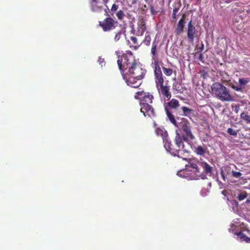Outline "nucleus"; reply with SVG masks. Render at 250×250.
Segmentation results:
<instances>
[{
    "label": "nucleus",
    "mask_w": 250,
    "mask_h": 250,
    "mask_svg": "<svg viewBox=\"0 0 250 250\" xmlns=\"http://www.w3.org/2000/svg\"><path fill=\"white\" fill-rule=\"evenodd\" d=\"M134 98L140 101V111L145 117L151 118L155 116L154 109L151 105L154 99L152 94L147 92L140 91L135 93Z\"/></svg>",
    "instance_id": "f257e3e1"
},
{
    "label": "nucleus",
    "mask_w": 250,
    "mask_h": 250,
    "mask_svg": "<svg viewBox=\"0 0 250 250\" xmlns=\"http://www.w3.org/2000/svg\"><path fill=\"white\" fill-rule=\"evenodd\" d=\"M138 62L131 51H128L121 56H118L117 64L121 74L124 76L125 70L128 71Z\"/></svg>",
    "instance_id": "f03ea898"
},
{
    "label": "nucleus",
    "mask_w": 250,
    "mask_h": 250,
    "mask_svg": "<svg viewBox=\"0 0 250 250\" xmlns=\"http://www.w3.org/2000/svg\"><path fill=\"white\" fill-rule=\"evenodd\" d=\"M212 94L222 102H232L234 100L229 90L223 84L215 83L211 86Z\"/></svg>",
    "instance_id": "7ed1b4c3"
},
{
    "label": "nucleus",
    "mask_w": 250,
    "mask_h": 250,
    "mask_svg": "<svg viewBox=\"0 0 250 250\" xmlns=\"http://www.w3.org/2000/svg\"><path fill=\"white\" fill-rule=\"evenodd\" d=\"M201 161H199L197 158H190L188 160V164L186 165V169L194 172L196 175L202 179L207 178L203 172L201 171L198 166H200Z\"/></svg>",
    "instance_id": "20e7f679"
},
{
    "label": "nucleus",
    "mask_w": 250,
    "mask_h": 250,
    "mask_svg": "<svg viewBox=\"0 0 250 250\" xmlns=\"http://www.w3.org/2000/svg\"><path fill=\"white\" fill-rule=\"evenodd\" d=\"M118 21L111 17H106L99 22V25L104 32H109L115 29L118 25Z\"/></svg>",
    "instance_id": "39448f33"
},
{
    "label": "nucleus",
    "mask_w": 250,
    "mask_h": 250,
    "mask_svg": "<svg viewBox=\"0 0 250 250\" xmlns=\"http://www.w3.org/2000/svg\"><path fill=\"white\" fill-rule=\"evenodd\" d=\"M130 76L143 79L146 73V70L143 67L142 64L138 62L126 72Z\"/></svg>",
    "instance_id": "423d86ee"
},
{
    "label": "nucleus",
    "mask_w": 250,
    "mask_h": 250,
    "mask_svg": "<svg viewBox=\"0 0 250 250\" xmlns=\"http://www.w3.org/2000/svg\"><path fill=\"white\" fill-rule=\"evenodd\" d=\"M179 125L182 131L185 133V136L191 140L194 138V136L191 132L190 123L187 119L184 118H182Z\"/></svg>",
    "instance_id": "0eeeda50"
},
{
    "label": "nucleus",
    "mask_w": 250,
    "mask_h": 250,
    "mask_svg": "<svg viewBox=\"0 0 250 250\" xmlns=\"http://www.w3.org/2000/svg\"><path fill=\"white\" fill-rule=\"evenodd\" d=\"M198 31L196 29L192 21H190L188 24L187 28V35L188 41L189 42H192L194 39L198 37Z\"/></svg>",
    "instance_id": "6e6552de"
},
{
    "label": "nucleus",
    "mask_w": 250,
    "mask_h": 250,
    "mask_svg": "<svg viewBox=\"0 0 250 250\" xmlns=\"http://www.w3.org/2000/svg\"><path fill=\"white\" fill-rule=\"evenodd\" d=\"M188 141V137H187L183 134L177 133L174 139L175 144L176 145V148L179 149L180 151L182 150L184 151H187V150L184 145V142Z\"/></svg>",
    "instance_id": "1a4fd4ad"
},
{
    "label": "nucleus",
    "mask_w": 250,
    "mask_h": 250,
    "mask_svg": "<svg viewBox=\"0 0 250 250\" xmlns=\"http://www.w3.org/2000/svg\"><path fill=\"white\" fill-rule=\"evenodd\" d=\"M164 146L167 152H169L172 155L180 157L179 153L180 150L176 148V145H173L169 139L164 144Z\"/></svg>",
    "instance_id": "9d476101"
},
{
    "label": "nucleus",
    "mask_w": 250,
    "mask_h": 250,
    "mask_svg": "<svg viewBox=\"0 0 250 250\" xmlns=\"http://www.w3.org/2000/svg\"><path fill=\"white\" fill-rule=\"evenodd\" d=\"M159 93L162 95L167 100H169L171 97V94L170 92V86L167 85L162 84L157 87Z\"/></svg>",
    "instance_id": "9b49d317"
},
{
    "label": "nucleus",
    "mask_w": 250,
    "mask_h": 250,
    "mask_svg": "<svg viewBox=\"0 0 250 250\" xmlns=\"http://www.w3.org/2000/svg\"><path fill=\"white\" fill-rule=\"evenodd\" d=\"M141 80L142 79L129 75V77L126 79L125 82L128 85L133 88H138L142 83Z\"/></svg>",
    "instance_id": "f8f14e48"
},
{
    "label": "nucleus",
    "mask_w": 250,
    "mask_h": 250,
    "mask_svg": "<svg viewBox=\"0 0 250 250\" xmlns=\"http://www.w3.org/2000/svg\"><path fill=\"white\" fill-rule=\"evenodd\" d=\"M185 23V17L184 15H183L175 29V33L176 35H180L183 32Z\"/></svg>",
    "instance_id": "ddd939ff"
},
{
    "label": "nucleus",
    "mask_w": 250,
    "mask_h": 250,
    "mask_svg": "<svg viewBox=\"0 0 250 250\" xmlns=\"http://www.w3.org/2000/svg\"><path fill=\"white\" fill-rule=\"evenodd\" d=\"M90 8L93 12H100L103 9V2L100 0H92L90 2Z\"/></svg>",
    "instance_id": "4468645a"
},
{
    "label": "nucleus",
    "mask_w": 250,
    "mask_h": 250,
    "mask_svg": "<svg viewBox=\"0 0 250 250\" xmlns=\"http://www.w3.org/2000/svg\"><path fill=\"white\" fill-rule=\"evenodd\" d=\"M137 25V31L136 34L137 36H142L146 29L145 21L143 19H140Z\"/></svg>",
    "instance_id": "2eb2a0df"
},
{
    "label": "nucleus",
    "mask_w": 250,
    "mask_h": 250,
    "mask_svg": "<svg viewBox=\"0 0 250 250\" xmlns=\"http://www.w3.org/2000/svg\"><path fill=\"white\" fill-rule=\"evenodd\" d=\"M181 110L183 112L182 115L189 118L190 120L192 119V117L195 116V111L193 109L184 106L181 107Z\"/></svg>",
    "instance_id": "dca6fc26"
},
{
    "label": "nucleus",
    "mask_w": 250,
    "mask_h": 250,
    "mask_svg": "<svg viewBox=\"0 0 250 250\" xmlns=\"http://www.w3.org/2000/svg\"><path fill=\"white\" fill-rule=\"evenodd\" d=\"M155 133L157 135L162 137L164 144L169 139L167 131L164 128H157Z\"/></svg>",
    "instance_id": "f3484780"
},
{
    "label": "nucleus",
    "mask_w": 250,
    "mask_h": 250,
    "mask_svg": "<svg viewBox=\"0 0 250 250\" xmlns=\"http://www.w3.org/2000/svg\"><path fill=\"white\" fill-rule=\"evenodd\" d=\"M155 82L157 87H159V85L164 84V80L162 71L154 72Z\"/></svg>",
    "instance_id": "a211bd4d"
},
{
    "label": "nucleus",
    "mask_w": 250,
    "mask_h": 250,
    "mask_svg": "<svg viewBox=\"0 0 250 250\" xmlns=\"http://www.w3.org/2000/svg\"><path fill=\"white\" fill-rule=\"evenodd\" d=\"M180 106L179 102L175 99H172L169 102L167 103L165 105V107H167L169 110L172 109H177Z\"/></svg>",
    "instance_id": "6ab92c4d"
},
{
    "label": "nucleus",
    "mask_w": 250,
    "mask_h": 250,
    "mask_svg": "<svg viewBox=\"0 0 250 250\" xmlns=\"http://www.w3.org/2000/svg\"><path fill=\"white\" fill-rule=\"evenodd\" d=\"M173 8L172 11V18L173 20L176 21L177 20V13L181 6V3L180 1L175 2L173 4Z\"/></svg>",
    "instance_id": "aec40b11"
},
{
    "label": "nucleus",
    "mask_w": 250,
    "mask_h": 250,
    "mask_svg": "<svg viewBox=\"0 0 250 250\" xmlns=\"http://www.w3.org/2000/svg\"><path fill=\"white\" fill-rule=\"evenodd\" d=\"M200 166L203 167L205 173H204L206 175L207 174H211L212 173L213 168L209 165H208L207 162L203 161L201 162Z\"/></svg>",
    "instance_id": "412c9836"
},
{
    "label": "nucleus",
    "mask_w": 250,
    "mask_h": 250,
    "mask_svg": "<svg viewBox=\"0 0 250 250\" xmlns=\"http://www.w3.org/2000/svg\"><path fill=\"white\" fill-rule=\"evenodd\" d=\"M208 151V148L205 146H198L194 147V152L198 155L204 156Z\"/></svg>",
    "instance_id": "4be33fe9"
},
{
    "label": "nucleus",
    "mask_w": 250,
    "mask_h": 250,
    "mask_svg": "<svg viewBox=\"0 0 250 250\" xmlns=\"http://www.w3.org/2000/svg\"><path fill=\"white\" fill-rule=\"evenodd\" d=\"M165 110L166 111L167 117L168 118L169 120L170 121V122L175 126L178 127L177 122L174 116L172 115L170 111L169 110V109L167 108V107H165Z\"/></svg>",
    "instance_id": "5701e85b"
},
{
    "label": "nucleus",
    "mask_w": 250,
    "mask_h": 250,
    "mask_svg": "<svg viewBox=\"0 0 250 250\" xmlns=\"http://www.w3.org/2000/svg\"><path fill=\"white\" fill-rule=\"evenodd\" d=\"M151 60H152L151 65H152V67L154 69V72L162 71L160 65V63L162 62L159 61L158 58Z\"/></svg>",
    "instance_id": "b1692460"
},
{
    "label": "nucleus",
    "mask_w": 250,
    "mask_h": 250,
    "mask_svg": "<svg viewBox=\"0 0 250 250\" xmlns=\"http://www.w3.org/2000/svg\"><path fill=\"white\" fill-rule=\"evenodd\" d=\"M157 42L154 41L152 43L151 49V59L158 58V52L157 50Z\"/></svg>",
    "instance_id": "393cba45"
},
{
    "label": "nucleus",
    "mask_w": 250,
    "mask_h": 250,
    "mask_svg": "<svg viewBox=\"0 0 250 250\" xmlns=\"http://www.w3.org/2000/svg\"><path fill=\"white\" fill-rule=\"evenodd\" d=\"M234 234L239 237L241 241H245L247 243L250 242V238L245 235L242 231L235 232Z\"/></svg>",
    "instance_id": "a878e982"
},
{
    "label": "nucleus",
    "mask_w": 250,
    "mask_h": 250,
    "mask_svg": "<svg viewBox=\"0 0 250 250\" xmlns=\"http://www.w3.org/2000/svg\"><path fill=\"white\" fill-rule=\"evenodd\" d=\"M250 82V79L248 78H240L238 81L239 84L242 89L244 88L246 85Z\"/></svg>",
    "instance_id": "bb28decb"
},
{
    "label": "nucleus",
    "mask_w": 250,
    "mask_h": 250,
    "mask_svg": "<svg viewBox=\"0 0 250 250\" xmlns=\"http://www.w3.org/2000/svg\"><path fill=\"white\" fill-rule=\"evenodd\" d=\"M151 40L150 33L149 32H146L145 38L143 40V42L146 46H149L150 44Z\"/></svg>",
    "instance_id": "cd10ccee"
},
{
    "label": "nucleus",
    "mask_w": 250,
    "mask_h": 250,
    "mask_svg": "<svg viewBox=\"0 0 250 250\" xmlns=\"http://www.w3.org/2000/svg\"><path fill=\"white\" fill-rule=\"evenodd\" d=\"M116 16L119 21H122L125 17V13L123 11L120 10L116 14Z\"/></svg>",
    "instance_id": "c85d7f7f"
},
{
    "label": "nucleus",
    "mask_w": 250,
    "mask_h": 250,
    "mask_svg": "<svg viewBox=\"0 0 250 250\" xmlns=\"http://www.w3.org/2000/svg\"><path fill=\"white\" fill-rule=\"evenodd\" d=\"M162 69L164 74L167 76H170L173 73V70L171 68L163 67Z\"/></svg>",
    "instance_id": "c756f323"
},
{
    "label": "nucleus",
    "mask_w": 250,
    "mask_h": 250,
    "mask_svg": "<svg viewBox=\"0 0 250 250\" xmlns=\"http://www.w3.org/2000/svg\"><path fill=\"white\" fill-rule=\"evenodd\" d=\"M227 133L230 135L236 136L238 133V130H235L231 128H229L227 130Z\"/></svg>",
    "instance_id": "7c9ffc66"
},
{
    "label": "nucleus",
    "mask_w": 250,
    "mask_h": 250,
    "mask_svg": "<svg viewBox=\"0 0 250 250\" xmlns=\"http://www.w3.org/2000/svg\"><path fill=\"white\" fill-rule=\"evenodd\" d=\"M130 40L132 42V43L135 45L134 48L135 49H137L138 47L140 46L137 42V39L135 37H131Z\"/></svg>",
    "instance_id": "2f4dec72"
},
{
    "label": "nucleus",
    "mask_w": 250,
    "mask_h": 250,
    "mask_svg": "<svg viewBox=\"0 0 250 250\" xmlns=\"http://www.w3.org/2000/svg\"><path fill=\"white\" fill-rule=\"evenodd\" d=\"M119 8V5L114 3L112 4L111 9H110V13L112 15L118 10Z\"/></svg>",
    "instance_id": "473e14b6"
},
{
    "label": "nucleus",
    "mask_w": 250,
    "mask_h": 250,
    "mask_svg": "<svg viewBox=\"0 0 250 250\" xmlns=\"http://www.w3.org/2000/svg\"><path fill=\"white\" fill-rule=\"evenodd\" d=\"M247 193L246 192H243L242 193H240L238 195V199L239 200L241 201L245 199L247 197Z\"/></svg>",
    "instance_id": "72a5a7b5"
},
{
    "label": "nucleus",
    "mask_w": 250,
    "mask_h": 250,
    "mask_svg": "<svg viewBox=\"0 0 250 250\" xmlns=\"http://www.w3.org/2000/svg\"><path fill=\"white\" fill-rule=\"evenodd\" d=\"M231 174L233 177L236 178H240L242 175V173L241 172H238V171H235L234 170H232Z\"/></svg>",
    "instance_id": "f704fd0d"
},
{
    "label": "nucleus",
    "mask_w": 250,
    "mask_h": 250,
    "mask_svg": "<svg viewBox=\"0 0 250 250\" xmlns=\"http://www.w3.org/2000/svg\"><path fill=\"white\" fill-rule=\"evenodd\" d=\"M122 34V32L121 31H119L118 32H117L114 37V41L118 42V41H119L121 37Z\"/></svg>",
    "instance_id": "c9c22d12"
},
{
    "label": "nucleus",
    "mask_w": 250,
    "mask_h": 250,
    "mask_svg": "<svg viewBox=\"0 0 250 250\" xmlns=\"http://www.w3.org/2000/svg\"><path fill=\"white\" fill-rule=\"evenodd\" d=\"M231 107L232 108L234 109V111L236 113H238L239 112V110L240 109V105L239 104H234L232 105Z\"/></svg>",
    "instance_id": "e433bc0d"
},
{
    "label": "nucleus",
    "mask_w": 250,
    "mask_h": 250,
    "mask_svg": "<svg viewBox=\"0 0 250 250\" xmlns=\"http://www.w3.org/2000/svg\"><path fill=\"white\" fill-rule=\"evenodd\" d=\"M198 55V59L203 62H204V57H203V54H202V53L201 52H197L195 54V55Z\"/></svg>",
    "instance_id": "4c0bfd02"
},
{
    "label": "nucleus",
    "mask_w": 250,
    "mask_h": 250,
    "mask_svg": "<svg viewBox=\"0 0 250 250\" xmlns=\"http://www.w3.org/2000/svg\"><path fill=\"white\" fill-rule=\"evenodd\" d=\"M232 88L237 91H242V88L241 87V86L240 85H238V86L232 85Z\"/></svg>",
    "instance_id": "58836bf2"
},
{
    "label": "nucleus",
    "mask_w": 250,
    "mask_h": 250,
    "mask_svg": "<svg viewBox=\"0 0 250 250\" xmlns=\"http://www.w3.org/2000/svg\"><path fill=\"white\" fill-rule=\"evenodd\" d=\"M150 11L151 14L154 15H156L157 13V11H156L152 5L150 6Z\"/></svg>",
    "instance_id": "ea45409f"
},
{
    "label": "nucleus",
    "mask_w": 250,
    "mask_h": 250,
    "mask_svg": "<svg viewBox=\"0 0 250 250\" xmlns=\"http://www.w3.org/2000/svg\"><path fill=\"white\" fill-rule=\"evenodd\" d=\"M220 174H221L222 178L223 179V180L224 181H226V175L225 174V172H224V170L222 169H221Z\"/></svg>",
    "instance_id": "a19ab883"
},
{
    "label": "nucleus",
    "mask_w": 250,
    "mask_h": 250,
    "mask_svg": "<svg viewBox=\"0 0 250 250\" xmlns=\"http://www.w3.org/2000/svg\"><path fill=\"white\" fill-rule=\"evenodd\" d=\"M247 115L248 114L246 112H243L240 115V117L241 119H244Z\"/></svg>",
    "instance_id": "79ce46f5"
},
{
    "label": "nucleus",
    "mask_w": 250,
    "mask_h": 250,
    "mask_svg": "<svg viewBox=\"0 0 250 250\" xmlns=\"http://www.w3.org/2000/svg\"><path fill=\"white\" fill-rule=\"evenodd\" d=\"M243 120L246 121L247 123L250 124V116L248 115Z\"/></svg>",
    "instance_id": "37998d69"
},
{
    "label": "nucleus",
    "mask_w": 250,
    "mask_h": 250,
    "mask_svg": "<svg viewBox=\"0 0 250 250\" xmlns=\"http://www.w3.org/2000/svg\"><path fill=\"white\" fill-rule=\"evenodd\" d=\"M98 62H99L100 64H101L102 66H103L102 63L104 62V59H103L102 58H99Z\"/></svg>",
    "instance_id": "c03bdc74"
},
{
    "label": "nucleus",
    "mask_w": 250,
    "mask_h": 250,
    "mask_svg": "<svg viewBox=\"0 0 250 250\" xmlns=\"http://www.w3.org/2000/svg\"><path fill=\"white\" fill-rule=\"evenodd\" d=\"M103 3H104L105 4V5H106V4L107 3L108 1V0H103Z\"/></svg>",
    "instance_id": "a18cd8bd"
},
{
    "label": "nucleus",
    "mask_w": 250,
    "mask_h": 250,
    "mask_svg": "<svg viewBox=\"0 0 250 250\" xmlns=\"http://www.w3.org/2000/svg\"><path fill=\"white\" fill-rule=\"evenodd\" d=\"M246 202H247V203H250V198H248V199L247 200Z\"/></svg>",
    "instance_id": "49530a36"
},
{
    "label": "nucleus",
    "mask_w": 250,
    "mask_h": 250,
    "mask_svg": "<svg viewBox=\"0 0 250 250\" xmlns=\"http://www.w3.org/2000/svg\"><path fill=\"white\" fill-rule=\"evenodd\" d=\"M135 31L133 27H132V31Z\"/></svg>",
    "instance_id": "de8ad7c7"
},
{
    "label": "nucleus",
    "mask_w": 250,
    "mask_h": 250,
    "mask_svg": "<svg viewBox=\"0 0 250 250\" xmlns=\"http://www.w3.org/2000/svg\"><path fill=\"white\" fill-rule=\"evenodd\" d=\"M184 160H185L186 161H187L188 160L186 159V158H183Z\"/></svg>",
    "instance_id": "09e8293b"
}]
</instances>
